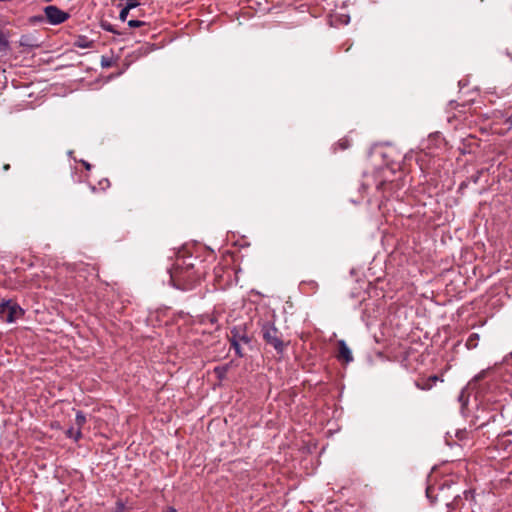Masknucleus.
Returning <instances> with one entry per match:
<instances>
[{
  "label": "nucleus",
  "instance_id": "nucleus-1",
  "mask_svg": "<svg viewBox=\"0 0 512 512\" xmlns=\"http://www.w3.org/2000/svg\"><path fill=\"white\" fill-rule=\"evenodd\" d=\"M194 260L192 257H178L169 270L171 282L177 289L188 291L199 284L202 273L195 268Z\"/></svg>",
  "mask_w": 512,
  "mask_h": 512
},
{
  "label": "nucleus",
  "instance_id": "nucleus-2",
  "mask_svg": "<svg viewBox=\"0 0 512 512\" xmlns=\"http://www.w3.org/2000/svg\"><path fill=\"white\" fill-rule=\"evenodd\" d=\"M231 347L235 350L238 357L245 356V349H252V336L248 333L245 326H234L228 334Z\"/></svg>",
  "mask_w": 512,
  "mask_h": 512
},
{
  "label": "nucleus",
  "instance_id": "nucleus-3",
  "mask_svg": "<svg viewBox=\"0 0 512 512\" xmlns=\"http://www.w3.org/2000/svg\"><path fill=\"white\" fill-rule=\"evenodd\" d=\"M261 334L264 341L271 345L277 353H282L286 344L282 340V333L276 328L273 322L265 321L261 324Z\"/></svg>",
  "mask_w": 512,
  "mask_h": 512
},
{
  "label": "nucleus",
  "instance_id": "nucleus-4",
  "mask_svg": "<svg viewBox=\"0 0 512 512\" xmlns=\"http://www.w3.org/2000/svg\"><path fill=\"white\" fill-rule=\"evenodd\" d=\"M449 489L450 486L445 487L444 483L428 484L426 487V497L431 504H435L437 502H444L446 505H449Z\"/></svg>",
  "mask_w": 512,
  "mask_h": 512
},
{
  "label": "nucleus",
  "instance_id": "nucleus-5",
  "mask_svg": "<svg viewBox=\"0 0 512 512\" xmlns=\"http://www.w3.org/2000/svg\"><path fill=\"white\" fill-rule=\"evenodd\" d=\"M22 313L23 310L16 302L8 300L0 303V319L5 322L11 323L15 321Z\"/></svg>",
  "mask_w": 512,
  "mask_h": 512
},
{
  "label": "nucleus",
  "instance_id": "nucleus-6",
  "mask_svg": "<svg viewBox=\"0 0 512 512\" xmlns=\"http://www.w3.org/2000/svg\"><path fill=\"white\" fill-rule=\"evenodd\" d=\"M46 20L51 25H59L67 21L70 17L68 12L59 9L57 6L49 5L44 8Z\"/></svg>",
  "mask_w": 512,
  "mask_h": 512
},
{
  "label": "nucleus",
  "instance_id": "nucleus-7",
  "mask_svg": "<svg viewBox=\"0 0 512 512\" xmlns=\"http://www.w3.org/2000/svg\"><path fill=\"white\" fill-rule=\"evenodd\" d=\"M372 183L375 184V187L378 191L384 192L387 188L392 187V181H387L380 175H377L375 177L367 176L365 182H363V184H362V188L364 190H366L371 186Z\"/></svg>",
  "mask_w": 512,
  "mask_h": 512
},
{
  "label": "nucleus",
  "instance_id": "nucleus-8",
  "mask_svg": "<svg viewBox=\"0 0 512 512\" xmlns=\"http://www.w3.org/2000/svg\"><path fill=\"white\" fill-rule=\"evenodd\" d=\"M338 353L337 358L340 361H344L345 363H349L353 361V356L350 348L347 346L344 340H339L338 343Z\"/></svg>",
  "mask_w": 512,
  "mask_h": 512
},
{
  "label": "nucleus",
  "instance_id": "nucleus-9",
  "mask_svg": "<svg viewBox=\"0 0 512 512\" xmlns=\"http://www.w3.org/2000/svg\"><path fill=\"white\" fill-rule=\"evenodd\" d=\"M438 381L443 382V378L438 375L418 378V389L430 390Z\"/></svg>",
  "mask_w": 512,
  "mask_h": 512
},
{
  "label": "nucleus",
  "instance_id": "nucleus-10",
  "mask_svg": "<svg viewBox=\"0 0 512 512\" xmlns=\"http://www.w3.org/2000/svg\"><path fill=\"white\" fill-rule=\"evenodd\" d=\"M19 45L30 49L40 46L37 39L32 35H22L19 39Z\"/></svg>",
  "mask_w": 512,
  "mask_h": 512
},
{
  "label": "nucleus",
  "instance_id": "nucleus-11",
  "mask_svg": "<svg viewBox=\"0 0 512 512\" xmlns=\"http://www.w3.org/2000/svg\"><path fill=\"white\" fill-rule=\"evenodd\" d=\"M74 46L81 49H89L94 47V41L90 40L87 36L79 35L74 41Z\"/></svg>",
  "mask_w": 512,
  "mask_h": 512
},
{
  "label": "nucleus",
  "instance_id": "nucleus-12",
  "mask_svg": "<svg viewBox=\"0 0 512 512\" xmlns=\"http://www.w3.org/2000/svg\"><path fill=\"white\" fill-rule=\"evenodd\" d=\"M480 336L477 333H472L466 341V347L468 349H475L478 346Z\"/></svg>",
  "mask_w": 512,
  "mask_h": 512
},
{
  "label": "nucleus",
  "instance_id": "nucleus-13",
  "mask_svg": "<svg viewBox=\"0 0 512 512\" xmlns=\"http://www.w3.org/2000/svg\"><path fill=\"white\" fill-rule=\"evenodd\" d=\"M413 355L412 350H407L403 353L401 362L404 367L408 368L412 365V361L415 360V358L411 359V356Z\"/></svg>",
  "mask_w": 512,
  "mask_h": 512
},
{
  "label": "nucleus",
  "instance_id": "nucleus-14",
  "mask_svg": "<svg viewBox=\"0 0 512 512\" xmlns=\"http://www.w3.org/2000/svg\"><path fill=\"white\" fill-rule=\"evenodd\" d=\"M75 423L77 425V428L80 430L81 427L86 423V416L81 411H78L76 413Z\"/></svg>",
  "mask_w": 512,
  "mask_h": 512
},
{
  "label": "nucleus",
  "instance_id": "nucleus-15",
  "mask_svg": "<svg viewBox=\"0 0 512 512\" xmlns=\"http://www.w3.org/2000/svg\"><path fill=\"white\" fill-rule=\"evenodd\" d=\"M67 435L68 437L70 438H74L76 441L79 440L81 437H82V433H81V430L80 429H74L73 427H71L68 431H67Z\"/></svg>",
  "mask_w": 512,
  "mask_h": 512
},
{
  "label": "nucleus",
  "instance_id": "nucleus-16",
  "mask_svg": "<svg viewBox=\"0 0 512 512\" xmlns=\"http://www.w3.org/2000/svg\"><path fill=\"white\" fill-rule=\"evenodd\" d=\"M8 48V40L5 38L3 32L0 31V51Z\"/></svg>",
  "mask_w": 512,
  "mask_h": 512
},
{
  "label": "nucleus",
  "instance_id": "nucleus-17",
  "mask_svg": "<svg viewBox=\"0 0 512 512\" xmlns=\"http://www.w3.org/2000/svg\"><path fill=\"white\" fill-rule=\"evenodd\" d=\"M144 25H146V23L143 21H140V20H129L128 21V26L131 28L141 27Z\"/></svg>",
  "mask_w": 512,
  "mask_h": 512
},
{
  "label": "nucleus",
  "instance_id": "nucleus-18",
  "mask_svg": "<svg viewBox=\"0 0 512 512\" xmlns=\"http://www.w3.org/2000/svg\"><path fill=\"white\" fill-rule=\"evenodd\" d=\"M456 437L460 440V441H463L465 439H467L468 437V432L466 429H463V430H457L456 432Z\"/></svg>",
  "mask_w": 512,
  "mask_h": 512
},
{
  "label": "nucleus",
  "instance_id": "nucleus-19",
  "mask_svg": "<svg viewBox=\"0 0 512 512\" xmlns=\"http://www.w3.org/2000/svg\"><path fill=\"white\" fill-rule=\"evenodd\" d=\"M338 146L340 147L341 150H345V149L349 148L350 143L347 139H341L338 142Z\"/></svg>",
  "mask_w": 512,
  "mask_h": 512
},
{
  "label": "nucleus",
  "instance_id": "nucleus-20",
  "mask_svg": "<svg viewBox=\"0 0 512 512\" xmlns=\"http://www.w3.org/2000/svg\"><path fill=\"white\" fill-rule=\"evenodd\" d=\"M129 11H130L129 9H127V8H125V7H124V8L120 11V14H119V18H120V20L125 21V20L127 19V16H128V14H129Z\"/></svg>",
  "mask_w": 512,
  "mask_h": 512
},
{
  "label": "nucleus",
  "instance_id": "nucleus-21",
  "mask_svg": "<svg viewBox=\"0 0 512 512\" xmlns=\"http://www.w3.org/2000/svg\"><path fill=\"white\" fill-rule=\"evenodd\" d=\"M125 510H126V507H125L124 503L121 501H118L116 504L115 512H125Z\"/></svg>",
  "mask_w": 512,
  "mask_h": 512
},
{
  "label": "nucleus",
  "instance_id": "nucleus-22",
  "mask_svg": "<svg viewBox=\"0 0 512 512\" xmlns=\"http://www.w3.org/2000/svg\"><path fill=\"white\" fill-rule=\"evenodd\" d=\"M480 176H481V171H477V173H476L475 175H472V176L470 177V179H471V181H472L473 183H475V184H476V183H478Z\"/></svg>",
  "mask_w": 512,
  "mask_h": 512
},
{
  "label": "nucleus",
  "instance_id": "nucleus-23",
  "mask_svg": "<svg viewBox=\"0 0 512 512\" xmlns=\"http://www.w3.org/2000/svg\"><path fill=\"white\" fill-rule=\"evenodd\" d=\"M504 124H505L507 130L512 129V119L511 118H506L504 121Z\"/></svg>",
  "mask_w": 512,
  "mask_h": 512
},
{
  "label": "nucleus",
  "instance_id": "nucleus-24",
  "mask_svg": "<svg viewBox=\"0 0 512 512\" xmlns=\"http://www.w3.org/2000/svg\"><path fill=\"white\" fill-rule=\"evenodd\" d=\"M3 169H4L5 171L9 170V169H10V165H9V164H5V165L3 166Z\"/></svg>",
  "mask_w": 512,
  "mask_h": 512
},
{
  "label": "nucleus",
  "instance_id": "nucleus-25",
  "mask_svg": "<svg viewBox=\"0 0 512 512\" xmlns=\"http://www.w3.org/2000/svg\"><path fill=\"white\" fill-rule=\"evenodd\" d=\"M168 512H177V510L175 508H173V507H169L168 508Z\"/></svg>",
  "mask_w": 512,
  "mask_h": 512
},
{
  "label": "nucleus",
  "instance_id": "nucleus-26",
  "mask_svg": "<svg viewBox=\"0 0 512 512\" xmlns=\"http://www.w3.org/2000/svg\"><path fill=\"white\" fill-rule=\"evenodd\" d=\"M84 165H85L86 169H88V170H89V169H90V167H91V166H90V164H88V163H84Z\"/></svg>",
  "mask_w": 512,
  "mask_h": 512
}]
</instances>
